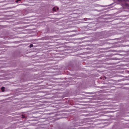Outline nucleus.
<instances>
[{
	"instance_id": "39448f33",
	"label": "nucleus",
	"mask_w": 129,
	"mask_h": 129,
	"mask_svg": "<svg viewBox=\"0 0 129 129\" xmlns=\"http://www.w3.org/2000/svg\"><path fill=\"white\" fill-rule=\"evenodd\" d=\"M22 118H24L25 117V116L24 115H22Z\"/></svg>"
},
{
	"instance_id": "f257e3e1",
	"label": "nucleus",
	"mask_w": 129,
	"mask_h": 129,
	"mask_svg": "<svg viewBox=\"0 0 129 129\" xmlns=\"http://www.w3.org/2000/svg\"><path fill=\"white\" fill-rule=\"evenodd\" d=\"M58 7H54L52 10L53 11H56V10H58Z\"/></svg>"
},
{
	"instance_id": "20e7f679",
	"label": "nucleus",
	"mask_w": 129,
	"mask_h": 129,
	"mask_svg": "<svg viewBox=\"0 0 129 129\" xmlns=\"http://www.w3.org/2000/svg\"><path fill=\"white\" fill-rule=\"evenodd\" d=\"M20 0H16V1H15V2L17 3L18 2V1H20Z\"/></svg>"
},
{
	"instance_id": "f03ea898",
	"label": "nucleus",
	"mask_w": 129,
	"mask_h": 129,
	"mask_svg": "<svg viewBox=\"0 0 129 129\" xmlns=\"http://www.w3.org/2000/svg\"><path fill=\"white\" fill-rule=\"evenodd\" d=\"M5 87H3L1 88V89L2 90V92H4L5 91L4 90Z\"/></svg>"
},
{
	"instance_id": "7ed1b4c3",
	"label": "nucleus",
	"mask_w": 129,
	"mask_h": 129,
	"mask_svg": "<svg viewBox=\"0 0 129 129\" xmlns=\"http://www.w3.org/2000/svg\"><path fill=\"white\" fill-rule=\"evenodd\" d=\"M33 44H30V46H29V47H30V48H31V47H33Z\"/></svg>"
}]
</instances>
